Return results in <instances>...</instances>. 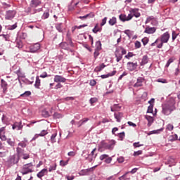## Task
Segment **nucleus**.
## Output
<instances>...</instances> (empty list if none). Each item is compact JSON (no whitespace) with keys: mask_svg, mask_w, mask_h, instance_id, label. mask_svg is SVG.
<instances>
[{"mask_svg":"<svg viewBox=\"0 0 180 180\" xmlns=\"http://www.w3.org/2000/svg\"><path fill=\"white\" fill-rule=\"evenodd\" d=\"M108 157H109V155H108L106 154L101 155L100 156V160H101V161H103V160H105L108 158Z\"/></svg>","mask_w":180,"mask_h":180,"instance_id":"nucleus-52","label":"nucleus"},{"mask_svg":"<svg viewBox=\"0 0 180 180\" xmlns=\"http://www.w3.org/2000/svg\"><path fill=\"white\" fill-rule=\"evenodd\" d=\"M39 5H41V1H37V0H32L30 2L31 8H37V6H39Z\"/></svg>","mask_w":180,"mask_h":180,"instance_id":"nucleus-16","label":"nucleus"},{"mask_svg":"<svg viewBox=\"0 0 180 180\" xmlns=\"http://www.w3.org/2000/svg\"><path fill=\"white\" fill-rule=\"evenodd\" d=\"M115 57H116V61L117 63H119L122 58H123V56L120 53H119V50H116L115 51Z\"/></svg>","mask_w":180,"mask_h":180,"instance_id":"nucleus-24","label":"nucleus"},{"mask_svg":"<svg viewBox=\"0 0 180 180\" xmlns=\"http://www.w3.org/2000/svg\"><path fill=\"white\" fill-rule=\"evenodd\" d=\"M106 20H108V18L105 17L103 20L102 22L101 23V26H105V25H106Z\"/></svg>","mask_w":180,"mask_h":180,"instance_id":"nucleus-58","label":"nucleus"},{"mask_svg":"<svg viewBox=\"0 0 180 180\" xmlns=\"http://www.w3.org/2000/svg\"><path fill=\"white\" fill-rule=\"evenodd\" d=\"M143 154V150H138L134 153V155L137 157V155H141Z\"/></svg>","mask_w":180,"mask_h":180,"instance_id":"nucleus-57","label":"nucleus"},{"mask_svg":"<svg viewBox=\"0 0 180 180\" xmlns=\"http://www.w3.org/2000/svg\"><path fill=\"white\" fill-rule=\"evenodd\" d=\"M18 146H20V147H22V148H25V147H26V143L22 141V142H20L18 143Z\"/></svg>","mask_w":180,"mask_h":180,"instance_id":"nucleus-64","label":"nucleus"},{"mask_svg":"<svg viewBox=\"0 0 180 180\" xmlns=\"http://www.w3.org/2000/svg\"><path fill=\"white\" fill-rule=\"evenodd\" d=\"M115 146H116V141L112 139L108 141H103L100 143L99 148H103V150H109L112 151L113 148H115Z\"/></svg>","mask_w":180,"mask_h":180,"instance_id":"nucleus-2","label":"nucleus"},{"mask_svg":"<svg viewBox=\"0 0 180 180\" xmlns=\"http://www.w3.org/2000/svg\"><path fill=\"white\" fill-rule=\"evenodd\" d=\"M48 170L47 169H43L41 170L37 175L38 178H43L44 175H47Z\"/></svg>","mask_w":180,"mask_h":180,"instance_id":"nucleus-19","label":"nucleus"},{"mask_svg":"<svg viewBox=\"0 0 180 180\" xmlns=\"http://www.w3.org/2000/svg\"><path fill=\"white\" fill-rule=\"evenodd\" d=\"M54 82L60 83V82H66L67 79L61 75H55L53 79Z\"/></svg>","mask_w":180,"mask_h":180,"instance_id":"nucleus-9","label":"nucleus"},{"mask_svg":"<svg viewBox=\"0 0 180 180\" xmlns=\"http://www.w3.org/2000/svg\"><path fill=\"white\" fill-rule=\"evenodd\" d=\"M56 165L53 166H50L49 171V172H51V171H56Z\"/></svg>","mask_w":180,"mask_h":180,"instance_id":"nucleus-62","label":"nucleus"},{"mask_svg":"<svg viewBox=\"0 0 180 180\" xmlns=\"http://www.w3.org/2000/svg\"><path fill=\"white\" fill-rule=\"evenodd\" d=\"M95 50L101 51L102 50V43H101V41H97L96 42V49Z\"/></svg>","mask_w":180,"mask_h":180,"instance_id":"nucleus-33","label":"nucleus"},{"mask_svg":"<svg viewBox=\"0 0 180 180\" xmlns=\"http://www.w3.org/2000/svg\"><path fill=\"white\" fill-rule=\"evenodd\" d=\"M57 137V132H55L54 134H53L51 136V143H52V144H54V143H56V138Z\"/></svg>","mask_w":180,"mask_h":180,"instance_id":"nucleus-35","label":"nucleus"},{"mask_svg":"<svg viewBox=\"0 0 180 180\" xmlns=\"http://www.w3.org/2000/svg\"><path fill=\"white\" fill-rule=\"evenodd\" d=\"M135 47L136 49H140V47H141V43L139 41H136Z\"/></svg>","mask_w":180,"mask_h":180,"instance_id":"nucleus-55","label":"nucleus"},{"mask_svg":"<svg viewBox=\"0 0 180 180\" xmlns=\"http://www.w3.org/2000/svg\"><path fill=\"white\" fill-rule=\"evenodd\" d=\"M94 16H95L94 14H87L84 16H80L79 17V19H82V20H84V19H86V18H94Z\"/></svg>","mask_w":180,"mask_h":180,"instance_id":"nucleus-40","label":"nucleus"},{"mask_svg":"<svg viewBox=\"0 0 180 180\" xmlns=\"http://www.w3.org/2000/svg\"><path fill=\"white\" fill-rule=\"evenodd\" d=\"M129 174L128 172H127L124 175L119 177V180H130V176H127Z\"/></svg>","mask_w":180,"mask_h":180,"instance_id":"nucleus-25","label":"nucleus"},{"mask_svg":"<svg viewBox=\"0 0 180 180\" xmlns=\"http://www.w3.org/2000/svg\"><path fill=\"white\" fill-rule=\"evenodd\" d=\"M38 50H40V44L39 43L32 45L30 47V53H36Z\"/></svg>","mask_w":180,"mask_h":180,"instance_id":"nucleus-12","label":"nucleus"},{"mask_svg":"<svg viewBox=\"0 0 180 180\" xmlns=\"http://www.w3.org/2000/svg\"><path fill=\"white\" fill-rule=\"evenodd\" d=\"M105 67H106V65H105V63H101L98 66L96 67V68L94 69V71L96 72H101V71H102V70H103Z\"/></svg>","mask_w":180,"mask_h":180,"instance_id":"nucleus-20","label":"nucleus"},{"mask_svg":"<svg viewBox=\"0 0 180 180\" xmlns=\"http://www.w3.org/2000/svg\"><path fill=\"white\" fill-rule=\"evenodd\" d=\"M16 15V11L15 10H9L6 11L5 19L6 20H12Z\"/></svg>","mask_w":180,"mask_h":180,"instance_id":"nucleus-7","label":"nucleus"},{"mask_svg":"<svg viewBox=\"0 0 180 180\" xmlns=\"http://www.w3.org/2000/svg\"><path fill=\"white\" fill-rule=\"evenodd\" d=\"M7 143L11 147H15V141L12 140L11 139H7Z\"/></svg>","mask_w":180,"mask_h":180,"instance_id":"nucleus-39","label":"nucleus"},{"mask_svg":"<svg viewBox=\"0 0 180 180\" xmlns=\"http://www.w3.org/2000/svg\"><path fill=\"white\" fill-rule=\"evenodd\" d=\"M23 126L22 125V122H15L13 124L12 129L13 130H22Z\"/></svg>","mask_w":180,"mask_h":180,"instance_id":"nucleus-15","label":"nucleus"},{"mask_svg":"<svg viewBox=\"0 0 180 180\" xmlns=\"http://www.w3.org/2000/svg\"><path fill=\"white\" fill-rule=\"evenodd\" d=\"M115 118L116 119L117 122H120V120H122V118L123 117V113L122 112H117L114 114Z\"/></svg>","mask_w":180,"mask_h":180,"instance_id":"nucleus-22","label":"nucleus"},{"mask_svg":"<svg viewBox=\"0 0 180 180\" xmlns=\"http://www.w3.org/2000/svg\"><path fill=\"white\" fill-rule=\"evenodd\" d=\"M145 23L146 25H147V23H151L153 26H157L158 25V21L157 20V18L153 16H150L147 18Z\"/></svg>","mask_w":180,"mask_h":180,"instance_id":"nucleus-8","label":"nucleus"},{"mask_svg":"<svg viewBox=\"0 0 180 180\" xmlns=\"http://www.w3.org/2000/svg\"><path fill=\"white\" fill-rule=\"evenodd\" d=\"M108 23L110 26H115V25H116L117 23L116 17H112V18H110L108 21Z\"/></svg>","mask_w":180,"mask_h":180,"instance_id":"nucleus-31","label":"nucleus"},{"mask_svg":"<svg viewBox=\"0 0 180 180\" xmlns=\"http://www.w3.org/2000/svg\"><path fill=\"white\" fill-rule=\"evenodd\" d=\"M91 171V169H83L79 173V175L84 176V175H88V172Z\"/></svg>","mask_w":180,"mask_h":180,"instance_id":"nucleus-37","label":"nucleus"},{"mask_svg":"<svg viewBox=\"0 0 180 180\" xmlns=\"http://www.w3.org/2000/svg\"><path fill=\"white\" fill-rule=\"evenodd\" d=\"M130 13L135 16V18H140V13L138 8H132L129 11Z\"/></svg>","mask_w":180,"mask_h":180,"instance_id":"nucleus-17","label":"nucleus"},{"mask_svg":"<svg viewBox=\"0 0 180 180\" xmlns=\"http://www.w3.org/2000/svg\"><path fill=\"white\" fill-rule=\"evenodd\" d=\"M42 116H44V117H49L50 112H49V111L44 110L42 111Z\"/></svg>","mask_w":180,"mask_h":180,"instance_id":"nucleus-44","label":"nucleus"},{"mask_svg":"<svg viewBox=\"0 0 180 180\" xmlns=\"http://www.w3.org/2000/svg\"><path fill=\"white\" fill-rule=\"evenodd\" d=\"M18 162H19L18 155H11L7 160V164L8 167H12V165H15V164H18Z\"/></svg>","mask_w":180,"mask_h":180,"instance_id":"nucleus-5","label":"nucleus"},{"mask_svg":"<svg viewBox=\"0 0 180 180\" xmlns=\"http://www.w3.org/2000/svg\"><path fill=\"white\" fill-rule=\"evenodd\" d=\"M63 88V84H61V83H58L54 89H60Z\"/></svg>","mask_w":180,"mask_h":180,"instance_id":"nucleus-60","label":"nucleus"},{"mask_svg":"<svg viewBox=\"0 0 180 180\" xmlns=\"http://www.w3.org/2000/svg\"><path fill=\"white\" fill-rule=\"evenodd\" d=\"M172 63H174V59L173 58H169L167 60V63H166L165 67H167V68L169 67V65H170V64H172Z\"/></svg>","mask_w":180,"mask_h":180,"instance_id":"nucleus-54","label":"nucleus"},{"mask_svg":"<svg viewBox=\"0 0 180 180\" xmlns=\"http://www.w3.org/2000/svg\"><path fill=\"white\" fill-rule=\"evenodd\" d=\"M124 33L127 34L128 37H130V36H131V32L130 31V30H126L125 31H124Z\"/></svg>","mask_w":180,"mask_h":180,"instance_id":"nucleus-56","label":"nucleus"},{"mask_svg":"<svg viewBox=\"0 0 180 180\" xmlns=\"http://www.w3.org/2000/svg\"><path fill=\"white\" fill-rule=\"evenodd\" d=\"M157 30V28L155 27H151L150 26H147L144 30V33H146L147 34H154Z\"/></svg>","mask_w":180,"mask_h":180,"instance_id":"nucleus-11","label":"nucleus"},{"mask_svg":"<svg viewBox=\"0 0 180 180\" xmlns=\"http://www.w3.org/2000/svg\"><path fill=\"white\" fill-rule=\"evenodd\" d=\"M76 153L74 151H70L68 153V155H69V157H75L76 155Z\"/></svg>","mask_w":180,"mask_h":180,"instance_id":"nucleus-61","label":"nucleus"},{"mask_svg":"<svg viewBox=\"0 0 180 180\" xmlns=\"http://www.w3.org/2000/svg\"><path fill=\"white\" fill-rule=\"evenodd\" d=\"M146 120H148V127H150V126H151V124H153V123L154 122V117H153L150 115H146Z\"/></svg>","mask_w":180,"mask_h":180,"instance_id":"nucleus-23","label":"nucleus"},{"mask_svg":"<svg viewBox=\"0 0 180 180\" xmlns=\"http://www.w3.org/2000/svg\"><path fill=\"white\" fill-rule=\"evenodd\" d=\"M56 29L60 33H63V23H58L56 25Z\"/></svg>","mask_w":180,"mask_h":180,"instance_id":"nucleus-30","label":"nucleus"},{"mask_svg":"<svg viewBox=\"0 0 180 180\" xmlns=\"http://www.w3.org/2000/svg\"><path fill=\"white\" fill-rule=\"evenodd\" d=\"M0 37H2L3 39H4V40L6 41H8L9 40V37H10L9 34H0Z\"/></svg>","mask_w":180,"mask_h":180,"instance_id":"nucleus-46","label":"nucleus"},{"mask_svg":"<svg viewBox=\"0 0 180 180\" xmlns=\"http://www.w3.org/2000/svg\"><path fill=\"white\" fill-rule=\"evenodd\" d=\"M169 167H174L176 164V160L174 158H170L168 160Z\"/></svg>","mask_w":180,"mask_h":180,"instance_id":"nucleus-26","label":"nucleus"},{"mask_svg":"<svg viewBox=\"0 0 180 180\" xmlns=\"http://www.w3.org/2000/svg\"><path fill=\"white\" fill-rule=\"evenodd\" d=\"M22 81L24 84H26L27 85H32V84H33V81H30L28 79H24Z\"/></svg>","mask_w":180,"mask_h":180,"instance_id":"nucleus-43","label":"nucleus"},{"mask_svg":"<svg viewBox=\"0 0 180 180\" xmlns=\"http://www.w3.org/2000/svg\"><path fill=\"white\" fill-rule=\"evenodd\" d=\"M34 86H35V88H37V89H40V78L39 77V76L36 77Z\"/></svg>","mask_w":180,"mask_h":180,"instance_id":"nucleus-28","label":"nucleus"},{"mask_svg":"<svg viewBox=\"0 0 180 180\" xmlns=\"http://www.w3.org/2000/svg\"><path fill=\"white\" fill-rule=\"evenodd\" d=\"M16 74L19 78H25V73L20 71V69L16 71Z\"/></svg>","mask_w":180,"mask_h":180,"instance_id":"nucleus-34","label":"nucleus"},{"mask_svg":"<svg viewBox=\"0 0 180 180\" xmlns=\"http://www.w3.org/2000/svg\"><path fill=\"white\" fill-rule=\"evenodd\" d=\"M30 95H32V92L27 91H25L24 94H21L20 96L27 97V96H30Z\"/></svg>","mask_w":180,"mask_h":180,"instance_id":"nucleus-48","label":"nucleus"},{"mask_svg":"<svg viewBox=\"0 0 180 180\" xmlns=\"http://www.w3.org/2000/svg\"><path fill=\"white\" fill-rule=\"evenodd\" d=\"M148 63V56H143L141 62V65H146Z\"/></svg>","mask_w":180,"mask_h":180,"instance_id":"nucleus-27","label":"nucleus"},{"mask_svg":"<svg viewBox=\"0 0 180 180\" xmlns=\"http://www.w3.org/2000/svg\"><path fill=\"white\" fill-rule=\"evenodd\" d=\"M1 88L3 89V92L5 94V92H6V90L8 89V83H6V81L4 80V79H1Z\"/></svg>","mask_w":180,"mask_h":180,"instance_id":"nucleus-18","label":"nucleus"},{"mask_svg":"<svg viewBox=\"0 0 180 180\" xmlns=\"http://www.w3.org/2000/svg\"><path fill=\"white\" fill-rule=\"evenodd\" d=\"M120 20L121 22H128L127 15H126V14L120 15Z\"/></svg>","mask_w":180,"mask_h":180,"instance_id":"nucleus-32","label":"nucleus"},{"mask_svg":"<svg viewBox=\"0 0 180 180\" xmlns=\"http://www.w3.org/2000/svg\"><path fill=\"white\" fill-rule=\"evenodd\" d=\"M18 27V25L15 23L13 25H10L8 27V30H14V29H16Z\"/></svg>","mask_w":180,"mask_h":180,"instance_id":"nucleus-45","label":"nucleus"},{"mask_svg":"<svg viewBox=\"0 0 180 180\" xmlns=\"http://www.w3.org/2000/svg\"><path fill=\"white\" fill-rule=\"evenodd\" d=\"M99 51H100L99 50L95 49V51L94 53L95 60H96L98 58V57L99 56Z\"/></svg>","mask_w":180,"mask_h":180,"instance_id":"nucleus-50","label":"nucleus"},{"mask_svg":"<svg viewBox=\"0 0 180 180\" xmlns=\"http://www.w3.org/2000/svg\"><path fill=\"white\" fill-rule=\"evenodd\" d=\"M89 102L91 103V105H94V103H96V102H98V98H90Z\"/></svg>","mask_w":180,"mask_h":180,"instance_id":"nucleus-47","label":"nucleus"},{"mask_svg":"<svg viewBox=\"0 0 180 180\" xmlns=\"http://www.w3.org/2000/svg\"><path fill=\"white\" fill-rule=\"evenodd\" d=\"M17 154L19 158L22 157L23 160H29L30 158V155L28 153H25V150L20 148H17Z\"/></svg>","mask_w":180,"mask_h":180,"instance_id":"nucleus-6","label":"nucleus"},{"mask_svg":"<svg viewBox=\"0 0 180 180\" xmlns=\"http://www.w3.org/2000/svg\"><path fill=\"white\" fill-rule=\"evenodd\" d=\"M96 151V148L93 149V151L91 152L90 154H88L86 155H85V154H86V150H83L82 156L84 157L85 160H87L88 161H89L90 162H92V161H94V160H95V158H96V156L98 155L97 153H95V152Z\"/></svg>","mask_w":180,"mask_h":180,"instance_id":"nucleus-3","label":"nucleus"},{"mask_svg":"<svg viewBox=\"0 0 180 180\" xmlns=\"http://www.w3.org/2000/svg\"><path fill=\"white\" fill-rule=\"evenodd\" d=\"M117 160L119 164H122V162H124V158L123 156H120V158H117Z\"/></svg>","mask_w":180,"mask_h":180,"instance_id":"nucleus-49","label":"nucleus"},{"mask_svg":"<svg viewBox=\"0 0 180 180\" xmlns=\"http://www.w3.org/2000/svg\"><path fill=\"white\" fill-rule=\"evenodd\" d=\"M162 113L165 116H169L171 113L174 112L176 109L175 107V100L172 98L169 101H168L166 104H163L162 105Z\"/></svg>","mask_w":180,"mask_h":180,"instance_id":"nucleus-1","label":"nucleus"},{"mask_svg":"<svg viewBox=\"0 0 180 180\" xmlns=\"http://www.w3.org/2000/svg\"><path fill=\"white\" fill-rule=\"evenodd\" d=\"M164 131V128H160L159 129H156V130H153V131H150L148 135V136H151V134H160V133L161 131Z\"/></svg>","mask_w":180,"mask_h":180,"instance_id":"nucleus-21","label":"nucleus"},{"mask_svg":"<svg viewBox=\"0 0 180 180\" xmlns=\"http://www.w3.org/2000/svg\"><path fill=\"white\" fill-rule=\"evenodd\" d=\"M166 130H167V131H172L174 130V125L172 124H168L166 126Z\"/></svg>","mask_w":180,"mask_h":180,"instance_id":"nucleus-38","label":"nucleus"},{"mask_svg":"<svg viewBox=\"0 0 180 180\" xmlns=\"http://www.w3.org/2000/svg\"><path fill=\"white\" fill-rule=\"evenodd\" d=\"M116 110H120V106L117 104H115L112 107H111V112H116Z\"/></svg>","mask_w":180,"mask_h":180,"instance_id":"nucleus-36","label":"nucleus"},{"mask_svg":"<svg viewBox=\"0 0 180 180\" xmlns=\"http://www.w3.org/2000/svg\"><path fill=\"white\" fill-rule=\"evenodd\" d=\"M101 29L98 27V24H96L94 28L92 30L93 33H98V32H101Z\"/></svg>","mask_w":180,"mask_h":180,"instance_id":"nucleus-41","label":"nucleus"},{"mask_svg":"<svg viewBox=\"0 0 180 180\" xmlns=\"http://www.w3.org/2000/svg\"><path fill=\"white\" fill-rule=\"evenodd\" d=\"M178 140V135L176 134L170 135L169 136V141H175Z\"/></svg>","mask_w":180,"mask_h":180,"instance_id":"nucleus-29","label":"nucleus"},{"mask_svg":"<svg viewBox=\"0 0 180 180\" xmlns=\"http://www.w3.org/2000/svg\"><path fill=\"white\" fill-rule=\"evenodd\" d=\"M105 162H106V164H110V162H112V158L108 157L105 160Z\"/></svg>","mask_w":180,"mask_h":180,"instance_id":"nucleus-63","label":"nucleus"},{"mask_svg":"<svg viewBox=\"0 0 180 180\" xmlns=\"http://www.w3.org/2000/svg\"><path fill=\"white\" fill-rule=\"evenodd\" d=\"M157 82H160L161 84H167L168 82L165 79H158Z\"/></svg>","mask_w":180,"mask_h":180,"instance_id":"nucleus-51","label":"nucleus"},{"mask_svg":"<svg viewBox=\"0 0 180 180\" xmlns=\"http://www.w3.org/2000/svg\"><path fill=\"white\" fill-rule=\"evenodd\" d=\"M46 134H48L47 131H46V130H42V131H41V133L39 134V136L40 137H43V136H46Z\"/></svg>","mask_w":180,"mask_h":180,"instance_id":"nucleus-53","label":"nucleus"},{"mask_svg":"<svg viewBox=\"0 0 180 180\" xmlns=\"http://www.w3.org/2000/svg\"><path fill=\"white\" fill-rule=\"evenodd\" d=\"M168 40H169V33L165 32L161 36L160 41L162 43H168Z\"/></svg>","mask_w":180,"mask_h":180,"instance_id":"nucleus-13","label":"nucleus"},{"mask_svg":"<svg viewBox=\"0 0 180 180\" xmlns=\"http://www.w3.org/2000/svg\"><path fill=\"white\" fill-rule=\"evenodd\" d=\"M127 70L129 71H134L137 68V63L128 62L127 64Z\"/></svg>","mask_w":180,"mask_h":180,"instance_id":"nucleus-10","label":"nucleus"},{"mask_svg":"<svg viewBox=\"0 0 180 180\" xmlns=\"http://www.w3.org/2000/svg\"><path fill=\"white\" fill-rule=\"evenodd\" d=\"M33 164L32 163H27L22 166V168L21 169V174L22 175H27V174H30V172H33Z\"/></svg>","mask_w":180,"mask_h":180,"instance_id":"nucleus-4","label":"nucleus"},{"mask_svg":"<svg viewBox=\"0 0 180 180\" xmlns=\"http://www.w3.org/2000/svg\"><path fill=\"white\" fill-rule=\"evenodd\" d=\"M144 79L143 77H138L136 83L134 84V86L135 88H139V86H143V82Z\"/></svg>","mask_w":180,"mask_h":180,"instance_id":"nucleus-14","label":"nucleus"},{"mask_svg":"<svg viewBox=\"0 0 180 180\" xmlns=\"http://www.w3.org/2000/svg\"><path fill=\"white\" fill-rule=\"evenodd\" d=\"M54 119H63V115L60 113L55 112L53 114Z\"/></svg>","mask_w":180,"mask_h":180,"instance_id":"nucleus-42","label":"nucleus"},{"mask_svg":"<svg viewBox=\"0 0 180 180\" xmlns=\"http://www.w3.org/2000/svg\"><path fill=\"white\" fill-rule=\"evenodd\" d=\"M142 43L143 46H146L148 43V38L142 39Z\"/></svg>","mask_w":180,"mask_h":180,"instance_id":"nucleus-59","label":"nucleus"}]
</instances>
